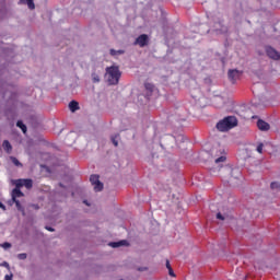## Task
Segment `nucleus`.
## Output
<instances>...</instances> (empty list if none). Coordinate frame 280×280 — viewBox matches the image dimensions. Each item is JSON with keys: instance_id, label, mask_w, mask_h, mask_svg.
Listing matches in <instances>:
<instances>
[{"instance_id": "nucleus-1", "label": "nucleus", "mask_w": 280, "mask_h": 280, "mask_svg": "<svg viewBox=\"0 0 280 280\" xmlns=\"http://www.w3.org/2000/svg\"><path fill=\"white\" fill-rule=\"evenodd\" d=\"M106 78L108 84L117 85L119 84V78H121V71H119V67L112 66L106 68Z\"/></svg>"}, {"instance_id": "nucleus-2", "label": "nucleus", "mask_w": 280, "mask_h": 280, "mask_svg": "<svg viewBox=\"0 0 280 280\" xmlns=\"http://www.w3.org/2000/svg\"><path fill=\"white\" fill-rule=\"evenodd\" d=\"M235 126H237V118H235V116H228L217 124V129L220 130V132H226L231 130V128H235Z\"/></svg>"}, {"instance_id": "nucleus-3", "label": "nucleus", "mask_w": 280, "mask_h": 280, "mask_svg": "<svg viewBox=\"0 0 280 280\" xmlns=\"http://www.w3.org/2000/svg\"><path fill=\"white\" fill-rule=\"evenodd\" d=\"M21 187H16L11 192L12 201L15 202V207L18 211H23V206H21V201H19L16 198H23V191L20 189Z\"/></svg>"}, {"instance_id": "nucleus-4", "label": "nucleus", "mask_w": 280, "mask_h": 280, "mask_svg": "<svg viewBox=\"0 0 280 280\" xmlns=\"http://www.w3.org/2000/svg\"><path fill=\"white\" fill-rule=\"evenodd\" d=\"M90 183H92L94 191H102L104 189V184L100 182V175H91Z\"/></svg>"}, {"instance_id": "nucleus-5", "label": "nucleus", "mask_w": 280, "mask_h": 280, "mask_svg": "<svg viewBox=\"0 0 280 280\" xmlns=\"http://www.w3.org/2000/svg\"><path fill=\"white\" fill-rule=\"evenodd\" d=\"M34 182L32 179H16L15 187H26V189H32Z\"/></svg>"}, {"instance_id": "nucleus-6", "label": "nucleus", "mask_w": 280, "mask_h": 280, "mask_svg": "<svg viewBox=\"0 0 280 280\" xmlns=\"http://www.w3.org/2000/svg\"><path fill=\"white\" fill-rule=\"evenodd\" d=\"M266 54L271 60H280V54L275 48L267 46Z\"/></svg>"}, {"instance_id": "nucleus-7", "label": "nucleus", "mask_w": 280, "mask_h": 280, "mask_svg": "<svg viewBox=\"0 0 280 280\" xmlns=\"http://www.w3.org/2000/svg\"><path fill=\"white\" fill-rule=\"evenodd\" d=\"M228 75H229V80L235 83L237 80H240V77L242 75V71L237 69L229 70Z\"/></svg>"}, {"instance_id": "nucleus-8", "label": "nucleus", "mask_w": 280, "mask_h": 280, "mask_svg": "<svg viewBox=\"0 0 280 280\" xmlns=\"http://www.w3.org/2000/svg\"><path fill=\"white\" fill-rule=\"evenodd\" d=\"M149 37L145 34L140 35L137 37L135 45H139V47H145L148 45Z\"/></svg>"}, {"instance_id": "nucleus-9", "label": "nucleus", "mask_w": 280, "mask_h": 280, "mask_svg": "<svg viewBox=\"0 0 280 280\" xmlns=\"http://www.w3.org/2000/svg\"><path fill=\"white\" fill-rule=\"evenodd\" d=\"M257 127L260 129L262 132H266L270 130V125L261 119L257 121Z\"/></svg>"}, {"instance_id": "nucleus-10", "label": "nucleus", "mask_w": 280, "mask_h": 280, "mask_svg": "<svg viewBox=\"0 0 280 280\" xmlns=\"http://www.w3.org/2000/svg\"><path fill=\"white\" fill-rule=\"evenodd\" d=\"M109 246L112 248H119L121 246H128V241L122 240V241H119V242H112V243H109Z\"/></svg>"}, {"instance_id": "nucleus-11", "label": "nucleus", "mask_w": 280, "mask_h": 280, "mask_svg": "<svg viewBox=\"0 0 280 280\" xmlns=\"http://www.w3.org/2000/svg\"><path fill=\"white\" fill-rule=\"evenodd\" d=\"M69 108H70L71 113H75V110H78L80 108V105L78 104V102L72 101L69 103Z\"/></svg>"}, {"instance_id": "nucleus-12", "label": "nucleus", "mask_w": 280, "mask_h": 280, "mask_svg": "<svg viewBox=\"0 0 280 280\" xmlns=\"http://www.w3.org/2000/svg\"><path fill=\"white\" fill-rule=\"evenodd\" d=\"M2 148L5 150V152L11 153L12 152V144L10 141L4 140L2 143Z\"/></svg>"}, {"instance_id": "nucleus-13", "label": "nucleus", "mask_w": 280, "mask_h": 280, "mask_svg": "<svg viewBox=\"0 0 280 280\" xmlns=\"http://www.w3.org/2000/svg\"><path fill=\"white\" fill-rule=\"evenodd\" d=\"M214 102H217L219 104L218 108H222L224 106V97H222V96H215Z\"/></svg>"}, {"instance_id": "nucleus-14", "label": "nucleus", "mask_w": 280, "mask_h": 280, "mask_svg": "<svg viewBox=\"0 0 280 280\" xmlns=\"http://www.w3.org/2000/svg\"><path fill=\"white\" fill-rule=\"evenodd\" d=\"M126 51L125 50H115V49H110L109 50V54H110V56H114V57H117V56H121V55H124Z\"/></svg>"}, {"instance_id": "nucleus-15", "label": "nucleus", "mask_w": 280, "mask_h": 280, "mask_svg": "<svg viewBox=\"0 0 280 280\" xmlns=\"http://www.w3.org/2000/svg\"><path fill=\"white\" fill-rule=\"evenodd\" d=\"M16 126H18V128H21V130H22V132H24V135H25V132H27V126H25V124H23V121L19 120L16 122Z\"/></svg>"}, {"instance_id": "nucleus-16", "label": "nucleus", "mask_w": 280, "mask_h": 280, "mask_svg": "<svg viewBox=\"0 0 280 280\" xmlns=\"http://www.w3.org/2000/svg\"><path fill=\"white\" fill-rule=\"evenodd\" d=\"M270 187L273 191H280V183L278 182H272Z\"/></svg>"}, {"instance_id": "nucleus-17", "label": "nucleus", "mask_w": 280, "mask_h": 280, "mask_svg": "<svg viewBox=\"0 0 280 280\" xmlns=\"http://www.w3.org/2000/svg\"><path fill=\"white\" fill-rule=\"evenodd\" d=\"M117 139H119V135L112 137V142L115 145V148H117L119 145V142L117 141Z\"/></svg>"}, {"instance_id": "nucleus-18", "label": "nucleus", "mask_w": 280, "mask_h": 280, "mask_svg": "<svg viewBox=\"0 0 280 280\" xmlns=\"http://www.w3.org/2000/svg\"><path fill=\"white\" fill-rule=\"evenodd\" d=\"M256 152H258V154H262L264 152V143H258L257 148H256Z\"/></svg>"}, {"instance_id": "nucleus-19", "label": "nucleus", "mask_w": 280, "mask_h": 280, "mask_svg": "<svg viewBox=\"0 0 280 280\" xmlns=\"http://www.w3.org/2000/svg\"><path fill=\"white\" fill-rule=\"evenodd\" d=\"M224 161H226V156L225 155H221L220 158L214 160V163H224Z\"/></svg>"}, {"instance_id": "nucleus-20", "label": "nucleus", "mask_w": 280, "mask_h": 280, "mask_svg": "<svg viewBox=\"0 0 280 280\" xmlns=\"http://www.w3.org/2000/svg\"><path fill=\"white\" fill-rule=\"evenodd\" d=\"M26 3L30 10H34V8H36V5L34 4V0H26Z\"/></svg>"}, {"instance_id": "nucleus-21", "label": "nucleus", "mask_w": 280, "mask_h": 280, "mask_svg": "<svg viewBox=\"0 0 280 280\" xmlns=\"http://www.w3.org/2000/svg\"><path fill=\"white\" fill-rule=\"evenodd\" d=\"M12 163L16 165V167L21 166V162L16 158H11Z\"/></svg>"}, {"instance_id": "nucleus-22", "label": "nucleus", "mask_w": 280, "mask_h": 280, "mask_svg": "<svg viewBox=\"0 0 280 280\" xmlns=\"http://www.w3.org/2000/svg\"><path fill=\"white\" fill-rule=\"evenodd\" d=\"M18 259H21V260L27 259V254L25 253L19 254Z\"/></svg>"}, {"instance_id": "nucleus-23", "label": "nucleus", "mask_w": 280, "mask_h": 280, "mask_svg": "<svg viewBox=\"0 0 280 280\" xmlns=\"http://www.w3.org/2000/svg\"><path fill=\"white\" fill-rule=\"evenodd\" d=\"M2 248H4L7 250V248H12V244L5 242L1 245Z\"/></svg>"}, {"instance_id": "nucleus-24", "label": "nucleus", "mask_w": 280, "mask_h": 280, "mask_svg": "<svg viewBox=\"0 0 280 280\" xmlns=\"http://www.w3.org/2000/svg\"><path fill=\"white\" fill-rule=\"evenodd\" d=\"M92 80H93V82H100V75L93 73L92 74Z\"/></svg>"}, {"instance_id": "nucleus-25", "label": "nucleus", "mask_w": 280, "mask_h": 280, "mask_svg": "<svg viewBox=\"0 0 280 280\" xmlns=\"http://www.w3.org/2000/svg\"><path fill=\"white\" fill-rule=\"evenodd\" d=\"M217 220H226V218L222 213H217Z\"/></svg>"}, {"instance_id": "nucleus-26", "label": "nucleus", "mask_w": 280, "mask_h": 280, "mask_svg": "<svg viewBox=\"0 0 280 280\" xmlns=\"http://www.w3.org/2000/svg\"><path fill=\"white\" fill-rule=\"evenodd\" d=\"M0 266H2L3 268H8V270H10V264H8V261H3L2 264H0Z\"/></svg>"}, {"instance_id": "nucleus-27", "label": "nucleus", "mask_w": 280, "mask_h": 280, "mask_svg": "<svg viewBox=\"0 0 280 280\" xmlns=\"http://www.w3.org/2000/svg\"><path fill=\"white\" fill-rule=\"evenodd\" d=\"M145 89H147L148 91H152V89H154V86H153L152 84H150V83H147V84H145Z\"/></svg>"}, {"instance_id": "nucleus-28", "label": "nucleus", "mask_w": 280, "mask_h": 280, "mask_svg": "<svg viewBox=\"0 0 280 280\" xmlns=\"http://www.w3.org/2000/svg\"><path fill=\"white\" fill-rule=\"evenodd\" d=\"M168 275L170 277H176V275L174 273V269L172 268L168 269Z\"/></svg>"}, {"instance_id": "nucleus-29", "label": "nucleus", "mask_w": 280, "mask_h": 280, "mask_svg": "<svg viewBox=\"0 0 280 280\" xmlns=\"http://www.w3.org/2000/svg\"><path fill=\"white\" fill-rule=\"evenodd\" d=\"M12 277H13V275H12V273H10V275H5V276H4V280H12Z\"/></svg>"}, {"instance_id": "nucleus-30", "label": "nucleus", "mask_w": 280, "mask_h": 280, "mask_svg": "<svg viewBox=\"0 0 280 280\" xmlns=\"http://www.w3.org/2000/svg\"><path fill=\"white\" fill-rule=\"evenodd\" d=\"M46 230L50 231V233H54V228H51V226H46Z\"/></svg>"}, {"instance_id": "nucleus-31", "label": "nucleus", "mask_w": 280, "mask_h": 280, "mask_svg": "<svg viewBox=\"0 0 280 280\" xmlns=\"http://www.w3.org/2000/svg\"><path fill=\"white\" fill-rule=\"evenodd\" d=\"M166 268H167V270H170V268H172V265H170V260H166Z\"/></svg>"}, {"instance_id": "nucleus-32", "label": "nucleus", "mask_w": 280, "mask_h": 280, "mask_svg": "<svg viewBox=\"0 0 280 280\" xmlns=\"http://www.w3.org/2000/svg\"><path fill=\"white\" fill-rule=\"evenodd\" d=\"M0 209H3V211H5V205H3L1 201H0Z\"/></svg>"}, {"instance_id": "nucleus-33", "label": "nucleus", "mask_w": 280, "mask_h": 280, "mask_svg": "<svg viewBox=\"0 0 280 280\" xmlns=\"http://www.w3.org/2000/svg\"><path fill=\"white\" fill-rule=\"evenodd\" d=\"M20 3H27V0H20Z\"/></svg>"}, {"instance_id": "nucleus-34", "label": "nucleus", "mask_w": 280, "mask_h": 280, "mask_svg": "<svg viewBox=\"0 0 280 280\" xmlns=\"http://www.w3.org/2000/svg\"><path fill=\"white\" fill-rule=\"evenodd\" d=\"M84 202V205H88V207H89V202H86V200L85 201H83Z\"/></svg>"}]
</instances>
